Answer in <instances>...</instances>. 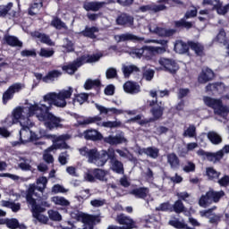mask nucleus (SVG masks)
Returning a JSON list of instances; mask_svg holds the SVG:
<instances>
[{"label":"nucleus","mask_w":229,"mask_h":229,"mask_svg":"<svg viewBox=\"0 0 229 229\" xmlns=\"http://www.w3.org/2000/svg\"><path fill=\"white\" fill-rule=\"evenodd\" d=\"M148 106L150 107V114L152 117L145 118L142 114H137L136 116L129 119V123H136L140 126L149 127V123H155L164 117V112L165 107L162 106V102L158 103V99L148 100Z\"/></svg>","instance_id":"obj_1"},{"label":"nucleus","mask_w":229,"mask_h":229,"mask_svg":"<svg viewBox=\"0 0 229 229\" xmlns=\"http://www.w3.org/2000/svg\"><path fill=\"white\" fill-rule=\"evenodd\" d=\"M191 49L194 51L197 56H205V47L199 42L193 40L185 42L182 39H177L174 44V51L178 55H187Z\"/></svg>","instance_id":"obj_2"},{"label":"nucleus","mask_w":229,"mask_h":229,"mask_svg":"<svg viewBox=\"0 0 229 229\" xmlns=\"http://www.w3.org/2000/svg\"><path fill=\"white\" fill-rule=\"evenodd\" d=\"M57 106L56 93L50 92L43 97L38 104L30 105L29 107V117H33L37 112H51V108Z\"/></svg>","instance_id":"obj_3"},{"label":"nucleus","mask_w":229,"mask_h":229,"mask_svg":"<svg viewBox=\"0 0 229 229\" xmlns=\"http://www.w3.org/2000/svg\"><path fill=\"white\" fill-rule=\"evenodd\" d=\"M37 119L41 123H44V125L47 130H58V128H64L62 124V118L55 115L50 111H41L34 114Z\"/></svg>","instance_id":"obj_4"},{"label":"nucleus","mask_w":229,"mask_h":229,"mask_svg":"<svg viewBox=\"0 0 229 229\" xmlns=\"http://www.w3.org/2000/svg\"><path fill=\"white\" fill-rule=\"evenodd\" d=\"M226 193L225 191H216L214 189H209L205 195H201L199 199V205L202 208H207V207H210L212 203H219L221 199L225 198Z\"/></svg>","instance_id":"obj_5"},{"label":"nucleus","mask_w":229,"mask_h":229,"mask_svg":"<svg viewBox=\"0 0 229 229\" xmlns=\"http://www.w3.org/2000/svg\"><path fill=\"white\" fill-rule=\"evenodd\" d=\"M204 103L207 106L214 110V114H216V115L227 117L229 109L228 106L223 105V100L212 98L211 97H204Z\"/></svg>","instance_id":"obj_6"},{"label":"nucleus","mask_w":229,"mask_h":229,"mask_svg":"<svg viewBox=\"0 0 229 229\" xmlns=\"http://www.w3.org/2000/svg\"><path fill=\"white\" fill-rule=\"evenodd\" d=\"M47 139H53V144L47 148V151H55V149H69L67 140V135H47Z\"/></svg>","instance_id":"obj_7"},{"label":"nucleus","mask_w":229,"mask_h":229,"mask_svg":"<svg viewBox=\"0 0 229 229\" xmlns=\"http://www.w3.org/2000/svg\"><path fill=\"white\" fill-rule=\"evenodd\" d=\"M24 89V84L21 82H15L13 85L9 86V88L3 93L2 101L4 105H7L8 101L13 99L15 94L21 92Z\"/></svg>","instance_id":"obj_8"},{"label":"nucleus","mask_w":229,"mask_h":229,"mask_svg":"<svg viewBox=\"0 0 229 229\" xmlns=\"http://www.w3.org/2000/svg\"><path fill=\"white\" fill-rule=\"evenodd\" d=\"M158 64L162 71H165V72H170V74H176L178 69H180V67L178 66V63L171 58L160 57L158 60Z\"/></svg>","instance_id":"obj_9"},{"label":"nucleus","mask_w":229,"mask_h":229,"mask_svg":"<svg viewBox=\"0 0 229 229\" xmlns=\"http://www.w3.org/2000/svg\"><path fill=\"white\" fill-rule=\"evenodd\" d=\"M115 22L117 26H122V28H132L135 18L129 13H121L117 15Z\"/></svg>","instance_id":"obj_10"},{"label":"nucleus","mask_w":229,"mask_h":229,"mask_svg":"<svg viewBox=\"0 0 229 229\" xmlns=\"http://www.w3.org/2000/svg\"><path fill=\"white\" fill-rule=\"evenodd\" d=\"M86 180L94 183L96 180H99V182H106V172L103 169L95 168L92 170L91 174H86Z\"/></svg>","instance_id":"obj_11"},{"label":"nucleus","mask_w":229,"mask_h":229,"mask_svg":"<svg viewBox=\"0 0 229 229\" xmlns=\"http://www.w3.org/2000/svg\"><path fill=\"white\" fill-rule=\"evenodd\" d=\"M116 223H118V225H122V226H120L122 229L137 228V223H135L131 217L124 214L117 215Z\"/></svg>","instance_id":"obj_12"},{"label":"nucleus","mask_w":229,"mask_h":229,"mask_svg":"<svg viewBox=\"0 0 229 229\" xmlns=\"http://www.w3.org/2000/svg\"><path fill=\"white\" fill-rule=\"evenodd\" d=\"M83 58H80L78 57L76 60H74L73 62L64 65L62 67V70L66 72L67 74H70L71 76H72V74H74L76 72V71H78V69H80V67H81V65H83Z\"/></svg>","instance_id":"obj_13"},{"label":"nucleus","mask_w":229,"mask_h":229,"mask_svg":"<svg viewBox=\"0 0 229 229\" xmlns=\"http://www.w3.org/2000/svg\"><path fill=\"white\" fill-rule=\"evenodd\" d=\"M83 136L86 140H92V142L103 140V134L96 129H88L84 131Z\"/></svg>","instance_id":"obj_14"},{"label":"nucleus","mask_w":229,"mask_h":229,"mask_svg":"<svg viewBox=\"0 0 229 229\" xmlns=\"http://www.w3.org/2000/svg\"><path fill=\"white\" fill-rule=\"evenodd\" d=\"M81 154L83 157H88L89 162H98V160L101 162V154L96 148L89 150L87 148H84L81 149Z\"/></svg>","instance_id":"obj_15"},{"label":"nucleus","mask_w":229,"mask_h":229,"mask_svg":"<svg viewBox=\"0 0 229 229\" xmlns=\"http://www.w3.org/2000/svg\"><path fill=\"white\" fill-rule=\"evenodd\" d=\"M166 9L167 6H165V4H147L140 7L142 13H145V12H153L154 13H158V12H164V10Z\"/></svg>","instance_id":"obj_16"},{"label":"nucleus","mask_w":229,"mask_h":229,"mask_svg":"<svg viewBox=\"0 0 229 229\" xmlns=\"http://www.w3.org/2000/svg\"><path fill=\"white\" fill-rule=\"evenodd\" d=\"M123 90L127 94H139L140 92V85L137 82L128 81L123 84Z\"/></svg>","instance_id":"obj_17"},{"label":"nucleus","mask_w":229,"mask_h":229,"mask_svg":"<svg viewBox=\"0 0 229 229\" xmlns=\"http://www.w3.org/2000/svg\"><path fill=\"white\" fill-rule=\"evenodd\" d=\"M106 3L105 2H98V1H93V2H86L83 4L84 10L86 12H99L103 6H105Z\"/></svg>","instance_id":"obj_18"},{"label":"nucleus","mask_w":229,"mask_h":229,"mask_svg":"<svg viewBox=\"0 0 229 229\" xmlns=\"http://www.w3.org/2000/svg\"><path fill=\"white\" fill-rule=\"evenodd\" d=\"M130 194L138 198V199H146L148 194H149V188L148 187H140L134 188L130 191Z\"/></svg>","instance_id":"obj_19"},{"label":"nucleus","mask_w":229,"mask_h":229,"mask_svg":"<svg viewBox=\"0 0 229 229\" xmlns=\"http://www.w3.org/2000/svg\"><path fill=\"white\" fill-rule=\"evenodd\" d=\"M104 142L106 144H110V146H117L119 144H124V142H128V140L123 136H108L104 138Z\"/></svg>","instance_id":"obj_20"},{"label":"nucleus","mask_w":229,"mask_h":229,"mask_svg":"<svg viewBox=\"0 0 229 229\" xmlns=\"http://www.w3.org/2000/svg\"><path fill=\"white\" fill-rule=\"evenodd\" d=\"M4 42L11 47H22V41H21L16 36L4 35Z\"/></svg>","instance_id":"obj_21"},{"label":"nucleus","mask_w":229,"mask_h":229,"mask_svg":"<svg viewBox=\"0 0 229 229\" xmlns=\"http://www.w3.org/2000/svg\"><path fill=\"white\" fill-rule=\"evenodd\" d=\"M110 160L111 162H114V160H117L115 157V150L114 148H109L106 150H103L101 153V165H105L106 162H108Z\"/></svg>","instance_id":"obj_22"},{"label":"nucleus","mask_w":229,"mask_h":229,"mask_svg":"<svg viewBox=\"0 0 229 229\" xmlns=\"http://www.w3.org/2000/svg\"><path fill=\"white\" fill-rule=\"evenodd\" d=\"M96 33H99V28L96 26H86L85 29L81 31V35L83 37H86L87 38H91L92 40L98 38Z\"/></svg>","instance_id":"obj_23"},{"label":"nucleus","mask_w":229,"mask_h":229,"mask_svg":"<svg viewBox=\"0 0 229 229\" xmlns=\"http://www.w3.org/2000/svg\"><path fill=\"white\" fill-rule=\"evenodd\" d=\"M96 221L98 223L99 217L94 215H87L83 214L81 222L84 225L94 228V225H96Z\"/></svg>","instance_id":"obj_24"},{"label":"nucleus","mask_w":229,"mask_h":229,"mask_svg":"<svg viewBox=\"0 0 229 229\" xmlns=\"http://www.w3.org/2000/svg\"><path fill=\"white\" fill-rule=\"evenodd\" d=\"M35 184H30L28 190L26 191V201L27 203H35L37 199L33 198V196H36L37 198H40L38 196V193L35 192Z\"/></svg>","instance_id":"obj_25"},{"label":"nucleus","mask_w":229,"mask_h":229,"mask_svg":"<svg viewBox=\"0 0 229 229\" xmlns=\"http://www.w3.org/2000/svg\"><path fill=\"white\" fill-rule=\"evenodd\" d=\"M166 158L172 169H178L180 167V158L174 152L167 154Z\"/></svg>","instance_id":"obj_26"},{"label":"nucleus","mask_w":229,"mask_h":229,"mask_svg":"<svg viewBox=\"0 0 229 229\" xmlns=\"http://www.w3.org/2000/svg\"><path fill=\"white\" fill-rule=\"evenodd\" d=\"M60 76H62V72L58 70H51L43 77V82L49 83V81H55V80L60 78Z\"/></svg>","instance_id":"obj_27"},{"label":"nucleus","mask_w":229,"mask_h":229,"mask_svg":"<svg viewBox=\"0 0 229 229\" xmlns=\"http://www.w3.org/2000/svg\"><path fill=\"white\" fill-rule=\"evenodd\" d=\"M206 176H208V180L210 182H216V180H219L221 172H217L214 167L208 166L206 168Z\"/></svg>","instance_id":"obj_28"},{"label":"nucleus","mask_w":229,"mask_h":229,"mask_svg":"<svg viewBox=\"0 0 229 229\" xmlns=\"http://www.w3.org/2000/svg\"><path fill=\"white\" fill-rule=\"evenodd\" d=\"M174 28H175L176 30H191V28H192V21H187V20L182 18L179 21H174Z\"/></svg>","instance_id":"obj_29"},{"label":"nucleus","mask_w":229,"mask_h":229,"mask_svg":"<svg viewBox=\"0 0 229 229\" xmlns=\"http://www.w3.org/2000/svg\"><path fill=\"white\" fill-rule=\"evenodd\" d=\"M208 139L211 144H214L215 146H217L223 142V138H221V135L214 131L208 132Z\"/></svg>","instance_id":"obj_30"},{"label":"nucleus","mask_w":229,"mask_h":229,"mask_svg":"<svg viewBox=\"0 0 229 229\" xmlns=\"http://www.w3.org/2000/svg\"><path fill=\"white\" fill-rule=\"evenodd\" d=\"M156 33L161 37H173L174 35H176V29H164L162 27H157Z\"/></svg>","instance_id":"obj_31"},{"label":"nucleus","mask_w":229,"mask_h":229,"mask_svg":"<svg viewBox=\"0 0 229 229\" xmlns=\"http://www.w3.org/2000/svg\"><path fill=\"white\" fill-rule=\"evenodd\" d=\"M29 205L31 206L32 217L46 212V208L42 207L40 204H37V200H34V203H29Z\"/></svg>","instance_id":"obj_32"},{"label":"nucleus","mask_w":229,"mask_h":229,"mask_svg":"<svg viewBox=\"0 0 229 229\" xmlns=\"http://www.w3.org/2000/svg\"><path fill=\"white\" fill-rule=\"evenodd\" d=\"M112 164V170L114 173H117V174H124V165L123 162L114 159V161H111Z\"/></svg>","instance_id":"obj_33"},{"label":"nucleus","mask_w":229,"mask_h":229,"mask_svg":"<svg viewBox=\"0 0 229 229\" xmlns=\"http://www.w3.org/2000/svg\"><path fill=\"white\" fill-rule=\"evenodd\" d=\"M101 120H102L101 116L96 115L93 117H88L84 120H77V124L79 126H85L87 124H92L94 123H98Z\"/></svg>","instance_id":"obj_34"},{"label":"nucleus","mask_w":229,"mask_h":229,"mask_svg":"<svg viewBox=\"0 0 229 229\" xmlns=\"http://www.w3.org/2000/svg\"><path fill=\"white\" fill-rule=\"evenodd\" d=\"M119 40L120 42H127L128 40H132L133 42H140L142 38L133 34L125 33L119 36Z\"/></svg>","instance_id":"obj_35"},{"label":"nucleus","mask_w":229,"mask_h":229,"mask_svg":"<svg viewBox=\"0 0 229 229\" xmlns=\"http://www.w3.org/2000/svg\"><path fill=\"white\" fill-rule=\"evenodd\" d=\"M214 78V72H202L199 76V83H207Z\"/></svg>","instance_id":"obj_36"},{"label":"nucleus","mask_w":229,"mask_h":229,"mask_svg":"<svg viewBox=\"0 0 229 229\" xmlns=\"http://www.w3.org/2000/svg\"><path fill=\"white\" fill-rule=\"evenodd\" d=\"M208 160L209 162H220L225 157V152H223V150H219L216 153L209 152V154H208Z\"/></svg>","instance_id":"obj_37"},{"label":"nucleus","mask_w":229,"mask_h":229,"mask_svg":"<svg viewBox=\"0 0 229 229\" xmlns=\"http://www.w3.org/2000/svg\"><path fill=\"white\" fill-rule=\"evenodd\" d=\"M79 58H82V65L85 64H94V62H98L99 58H101V56H99V55H81Z\"/></svg>","instance_id":"obj_38"},{"label":"nucleus","mask_w":229,"mask_h":229,"mask_svg":"<svg viewBox=\"0 0 229 229\" xmlns=\"http://www.w3.org/2000/svg\"><path fill=\"white\" fill-rule=\"evenodd\" d=\"M6 226L9 229H17V228H26L24 225H21L19 223V220L17 218H7V224Z\"/></svg>","instance_id":"obj_39"},{"label":"nucleus","mask_w":229,"mask_h":229,"mask_svg":"<svg viewBox=\"0 0 229 229\" xmlns=\"http://www.w3.org/2000/svg\"><path fill=\"white\" fill-rule=\"evenodd\" d=\"M146 155L150 158H158V155H160V149L157 147H148L146 148Z\"/></svg>","instance_id":"obj_40"},{"label":"nucleus","mask_w":229,"mask_h":229,"mask_svg":"<svg viewBox=\"0 0 229 229\" xmlns=\"http://www.w3.org/2000/svg\"><path fill=\"white\" fill-rule=\"evenodd\" d=\"M55 102L59 108H64V106H67V101H65V97L63 92L55 93Z\"/></svg>","instance_id":"obj_41"},{"label":"nucleus","mask_w":229,"mask_h":229,"mask_svg":"<svg viewBox=\"0 0 229 229\" xmlns=\"http://www.w3.org/2000/svg\"><path fill=\"white\" fill-rule=\"evenodd\" d=\"M50 25L53 26V28H55V30H62V28H67L65 22H64L62 19L58 18V16L54 17Z\"/></svg>","instance_id":"obj_42"},{"label":"nucleus","mask_w":229,"mask_h":229,"mask_svg":"<svg viewBox=\"0 0 229 229\" xmlns=\"http://www.w3.org/2000/svg\"><path fill=\"white\" fill-rule=\"evenodd\" d=\"M22 114H24V107L17 106L13 110V121L15 123H19V119L22 117Z\"/></svg>","instance_id":"obj_43"},{"label":"nucleus","mask_w":229,"mask_h":229,"mask_svg":"<svg viewBox=\"0 0 229 229\" xmlns=\"http://www.w3.org/2000/svg\"><path fill=\"white\" fill-rule=\"evenodd\" d=\"M52 201H54L55 205H60L61 207H69V205H71L69 200H67L64 197H58V196L53 197Z\"/></svg>","instance_id":"obj_44"},{"label":"nucleus","mask_w":229,"mask_h":229,"mask_svg":"<svg viewBox=\"0 0 229 229\" xmlns=\"http://www.w3.org/2000/svg\"><path fill=\"white\" fill-rule=\"evenodd\" d=\"M173 208L175 214H182V212H185V206L183 205V202H182V199L176 200L173 205Z\"/></svg>","instance_id":"obj_45"},{"label":"nucleus","mask_w":229,"mask_h":229,"mask_svg":"<svg viewBox=\"0 0 229 229\" xmlns=\"http://www.w3.org/2000/svg\"><path fill=\"white\" fill-rule=\"evenodd\" d=\"M131 72H139V67L136 65H129L123 67V76L125 78H130Z\"/></svg>","instance_id":"obj_46"},{"label":"nucleus","mask_w":229,"mask_h":229,"mask_svg":"<svg viewBox=\"0 0 229 229\" xmlns=\"http://www.w3.org/2000/svg\"><path fill=\"white\" fill-rule=\"evenodd\" d=\"M47 214L51 221H62V215L60 214V212L50 209L47 211Z\"/></svg>","instance_id":"obj_47"},{"label":"nucleus","mask_w":229,"mask_h":229,"mask_svg":"<svg viewBox=\"0 0 229 229\" xmlns=\"http://www.w3.org/2000/svg\"><path fill=\"white\" fill-rule=\"evenodd\" d=\"M183 137H190V139H192L196 137V126L194 124H191L187 130L183 131Z\"/></svg>","instance_id":"obj_48"},{"label":"nucleus","mask_w":229,"mask_h":229,"mask_svg":"<svg viewBox=\"0 0 229 229\" xmlns=\"http://www.w3.org/2000/svg\"><path fill=\"white\" fill-rule=\"evenodd\" d=\"M89 99V94L87 93H81L79 95H76L75 98H73V103H80V105H83L85 101Z\"/></svg>","instance_id":"obj_49"},{"label":"nucleus","mask_w":229,"mask_h":229,"mask_svg":"<svg viewBox=\"0 0 229 229\" xmlns=\"http://www.w3.org/2000/svg\"><path fill=\"white\" fill-rule=\"evenodd\" d=\"M154 47L145 46V53H144V58H147V60H151L153 56H155V51H153Z\"/></svg>","instance_id":"obj_50"},{"label":"nucleus","mask_w":229,"mask_h":229,"mask_svg":"<svg viewBox=\"0 0 229 229\" xmlns=\"http://www.w3.org/2000/svg\"><path fill=\"white\" fill-rule=\"evenodd\" d=\"M169 225H170V226H173L174 228H176V229H185V223L182 222L178 219L170 220Z\"/></svg>","instance_id":"obj_51"},{"label":"nucleus","mask_w":229,"mask_h":229,"mask_svg":"<svg viewBox=\"0 0 229 229\" xmlns=\"http://www.w3.org/2000/svg\"><path fill=\"white\" fill-rule=\"evenodd\" d=\"M55 55V50L51 49H46V48H41L39 52V56H42L43 58H51Z\"/></svg>","instance_id":"obj_52"},{"label":"nucleus","mask_w":229,"mask_h":229,"mask_svg":"<svg viewBox=\"0 0 229 229\" xmlns=\"http://www.w3.org/2000/svg\"><path fill=\"white\" fill-rule=\"evenodd\" d=\"M106 77L107 80L117 78V70H115V68H108L106 72Z\"/></svg>","instance_id":"obj_53"},{"label":"nucleus","mask_w":229,"mask_h":229,"mask_svg":"<svg viewBox=\"0 0 229 229\" xmlns=\"http://www.w3.org/2000/svg\"><path fill=\"white\" fill-rule=\"evenodd\" d=\"M104 94L106 96H114L115 94V86L114 84L107 85L104 89Z\"/></svg>","instance_id":"obj_54"},{"label":"nucleus","mask_w":229,"mask_h":229,"mask_svg":"<svg viewBox=\"0 0 229 229\" xmlns=\"http://www.w3.org/2000/svg\"><path fill=\"white\" fill-rule=\"evenodd\" d=\"M21 56H23V57L32 56L35 58L37 56V51L35 49H31V50L24 49L21 52Z\"/></svg>","instance_id":"obj_55"},{"label":"nucleus","mask_w":229,"mask_h":229,"mask_svg":"<svg viewBox=\"0 0 229 229\" xmlns=\"http://www.w3.org/2000/svg\"><path fill=\"white\" fill-rule=\"evenodd\" d=\"M189 94H191V89L187 88L186 89L181 88L179 89V92H178V99H183V98H187Z\"/></svg>","instance_id":"obj_56"},{"label":"nucleus","mask_w":229,"mask_h":229,"mask_svg":"<svg viewBox=\"0 0 229 229\" xmlns=\"http://www.w3.org/2000/svg\"><path fill=\"white\" fill-rule=\"evenodd\" d=\"M102 126H104V128H117L119 126H121V123L117 121H114V122H103Z\"/></svg>","instance_id":"obj_57"},{"label":"nucleus","mask_w":229,"mask_h":229,"mask_svg":"<svg viewBox=\"0 0 229 229\" xmlns=\"http://www.w3.org/2000/svg\"><path fill=\"white\" fill-rule=\"evenodd\" d=\"M196 171V165L191 161L183 167L184 173H194Z\"/></svg>","instance_id":"obj_58"},{"label":"nucleus","mask_w":229,"mask_h":229,"mask_svg":"<svg viewBox=\"0 0 229 229\" xmlns=\"http://www.w3.org/2000/svg\"><path fill=\"white\" fill-rule=\"evenodd\" d=\"M105 203H106L105 199H95L90 201V206L95 207V208H98L99 207H103Z\"/></svg>","instance_id":"obj_59"},{"label":"nucleus","mask_w":229,"mask_h":229,"mask_svg":"<svg viewBox=\"0 0 229 229\" xmlns=\"http://www.w3.org/2000/svg\"><path fill=\"white\" fill-rule=\"evenodd\" d=\"M218 185L220 187H228L229 185V175H224L217 181Z\"/></svg>","instance_id":"obj_60"},{"label":"nucleus","mask_w":229,"mask_h":229,"mask_svg":"<svg viewBox=\"0 0 229 229\" xmlns=\"http://www.w3.org/2000/svg\"><path fill=\"white\" fill-rule=\"evenodd\" d=\"M144 53H146V46H143L140 48H134L133 54L136 55L138 58H142L144 56Z\"/></svg>","instance_id":"obj_61"},{"label":"nucleus","mask_w":229,"mask_h":229,"mask_svg":"<svg viewBox=\"0 0 229 229\" xmlns=\"http://www.w3.org/2000/svg\"><path fill=\"white\" fill-rule=\"evenodd\" d=\"M34 219H37L39 223H43V225H47L49 222V217L46 216V215L39 214L38 216H33Z\"/></svg>","instance_id":"obj_62"},{"label":"nucleus","mask_w":229,"mask_h":229,"mask_svg":"<svg viewBox=\"0 0 229 229\" xmlns=\"http://www.w3.org/2000/svg\"><path fill=\"white\" fill-rule=\"evenodd\" d=\"M169 207H171V204H169V202H164L161 203L159 207L156 208V210H157V212H167V210H169Z\"/></svg>","instance_id":"obj_63"},{"label":"nucleus","mask_w":229,"mask_h":229,"mask_svg":"<svg viewBox=\"0 0 229 229\" xmlns=\"http://www.w3.org/2000/svg\"><path fill=\"white\" fill-rule=\"evenodd\" d=\"M65 191V188L60 184H55L52 188V192H54V194H58L59 192L64 193Z\"/></svg>","instance_id":"obj_64"}]
</instances>
